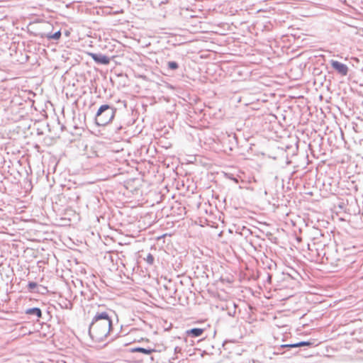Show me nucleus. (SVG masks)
<instances>
[{
  "instance_id": "dca6fc26",
  "label": "nucleus",
  "mask_w": 363,
  "mask_h": 363,
  "mask_svg": "<svg viewBox=\"0 0 363 363\" xmlns=\"http://www.w3.org/2000/svg\"><path fill=\"white\" fill-rule=\"evenodd\" d=\"M122 128V126H119L116 129V132H118Z\"/></svg>"
},
{
  "instance_id": "20e7f679",
  "label": "nucleus",
  "mask_w": 363,
  "mask_h": 363,
  "mask_svg": "<svg viewBox=\"0 0 363 363\" xmlns=\"http://www.w3.org/2000/svg\"><path fill=\"white\" fill-rule=\"evenodd\" d=\"M332 67L335 69L340 74L346 76L348 73V67L339 61L332 60L330 61Z\"/></svg>"
},
{
  "instance_id": "6e6552de",
  "label": "nucleus",
  "mask_w": 363,
  "mask_h": 363,
  "mask_svg": "<svg viewBox=\"0 0 363 363\" xmlns=\"http://www.w3.org/2000/svg\"><path fill=\"white\" fill-rule=\"evenodd\" d=\"M131 352H141V353H143L145 354H152L153 352H155V349H151V348H144V347H134L131 350Z\"/></svg>"
},
{
  "instance_id": "39448f33",
  "label": "nucleus",
  "mask_w": 363,
  "mask_h": 363,
  "mask_svg": "<svg viewBox=\"0 0 363 363\" xmlns=\"http://www.w3.org/2000/svg\"><path fill=\"white\" fill-rule=\"evenodd\" d=\"M92 60L97 64L106 65L110 63V58L101 53H89Z\"/></svg>"
},
{
  "instance_id": "a211bd4d",
  "label": "nucleus",
  "mask_w": 363,
  "mask_h": 363,
  "mask_svg": "<svg viewBox=\"0 0 363 363\" xmlns=\"http://www.w3.org/2000/svg\"><path fill=\"white\" fill-rule=\"evenodd\" d=\"M296 353H297V352H292V353H291V354L292 355V354H296Z\"/></svg>"
},
{
  "instance_id": "423d86ee",
  "label": "nucleus",
  "mask_w": 363,
  "mask_h": 363,
  "mask_svg": "<svg viewBox=\"0 0 363 363\" xmlns=\"http://www.w3.org/2000/svg\"><path fill=\"white\" fill-rule=\"evenodd\" d=\"M204 332V329L199 328H194L190 330H187L186 331V333L188 336L192 337H198L203 335Z\"/></svg>"
},
{
  "instance_id": "7ed1b4c3",
  "label": "nucleus",
  "mask_w": 363,
  "mask_h": 363,
  "mask_svg": "<svg viewBox=\"0 0 363 363\" xmlns=\"http://www.w3.org/2000/svg\"><path fill=\"white\" fill-rule=\"evenodd\" d=\"M313 345V342H312L311 341H301V342H298L296 343L284 344V345H281L279 347H278L277 348H276L277 351L275 352V353L276 354H284L285 352H283L282 350L285 349V348H286L289 350L291 349L298 348L300 347H304V346L310 347Z\"/></svg>"
},
{
  "instance_id": "f03ea898",
  "label": "nucleus",
  "mask_w": 363,
  "mask_h": 363,
  "mask_svg": "<svg viewBox=\"0 0 363 363\" xmlns=\"http://www.w3.org/2000/svg\"><path fill=\"white\" fill-rule=\"evenodd\" d=\"M116 108L109 104L101 105L95 115V123L98 126H104L113 119Z\"/></svg>"
},
{
  "instance_id": "9b49d317",
  "label": "nucleus",
  "mask_w": 363,
  "mask_h": 363,
  "mask_svg": "<svg viewBox=\"0 0 363 363\" xmlns=\"http://www.w3.org/2000/svg\"><path fill=\"white\" fill-rule=\"evenodd\" d=\"M168 68L172 70H176L179 67V65L177 62L169 61L167 63Z\"/></svg>"
},
{
  "instance_id": "f257e3e1",
  "label": "nucleus",
  "mask_w": 363,
  "mask_h": 363,
  "mask_svg": "<svg viewBox=\"0 0 363 363\" xmlns=\"http://www.w3.org/2000/svg\"><path fill=\"white\" fill-rule=\"evenodd\" d=\"M89 335L96 342H102L108 336L113 340L118 335L114 333L112 320L106 311L97 312L89 327Z\"/></svg>"
},
{
  "instance_id": "4468645a",
  "label": "nucleus",
  "mask_w": 363,
  "mask_h": 363,
  "mask_svg": "<svg viewBox=\"0 0 363 363\" xmlns=\"http://www.w3.org/2000/svg\"><path fill=\"white\" fill-rule=\"evenodd\" d=\"M164 288H165V289H166V290H167V291H168V295H169V294H170V295H171V296H172L173 295H174V294H176V292H177V289H172V292H171V291L169 292V291H170V289H169V285H165V286H164Z\"/></svg>"
},
{
  "instance_id": "f8f14e48",
  "label": "nucleus",
  "mask_w": 363,
  "mask_h": 363,
  "mask_svg": "<svg viewBox=\"0 0 363 363\" xmlns=\"http://www.w3.org/2000/svg\"><path fill=\"white\" fill-rule=\"evenodd\" d=\"M37 286H38V284L34 281H29L28 284V289L30 291H33Z\"/></svg>"
},
{
  "instance_id": "1a4fd4ad",
  "label": "nucleus",
  "mask_w": 363,
  "mask_h": 363,
  "mask_svg": "<svg viewBox=\"0 0 363 363\" xmlns=\"http://www.w3.org/2000/svg\"><path fill=\"white\" fill-rule=\"evenodd\" d=\"M237 305L235 303H230L227 306L228 315L230 317H234L236 313Z\"/></svg>"
},
{
  "instance_id": "0eeeda50",
  "label": "nucleus",
  "mask_w": 363,
  "mask_h": 363,
  "mask_svg": "<svg viewBox=\"0 0 363 363\" xmlns=\"http://www.w3.org/2000/svg\"><path fill=\"white\" fill-rule=\"evenodd\" d=\"M25 313L29 315H34L38 318H40L42 317V311L40 308L38 307L27 308L25 311Z\"/></svg>"
},
{
  "instance_id": "2eb2a0df",
  "label": "nucleus",
  "mask_w": 363,
  "mask_h": 363,
  "mask_svg": "<svg viewBox=\"0 0 363 363\" xmlns=\"http://www.w3.org/2000/svg\"><path fill=\"white\" fill-rule=\"evenodd\" d=\"M272 276L270 274H267V281L271 283Z\"/></svg>"
},
{
  "instance_id": "f3484780",
  "label": "nucleus",
  "mask_w": 363,
  "mask_h": 363,
  "mask_svg": "<svg viewBox=\"0 0 363 363\" xmlns=\"http://www.w3.org/2000/svg\"><path fill=\"white\" fill-rule=\"evenodd\" d=\"M69 33L68 31H66V32H65V35H66L67 36H68V35H69Z\"/></svg>"
},
{
  "instance_id": "ddd939ff",
  "label": "nucleus",
  "mask_w": 363,
  "mask_h": 363,
  "mask_svg": "<svg viewBox=\"0 0 363 363\" xmlns=\"http://www.w3.org/2000/svg\"><path fill=\"white\" fill-rule=\"evenodd\" d=\"M145 259L147 262V263H148L149 264L152 265L154 263L155 258H154L152 255L149 253L147 255V257Z\"/></svg>"
},
{
  "instance_id": "9d476101",
  "label": "nucleus",
  "mask_w": 363,
  "mask_h": 363,
  "mask_svg": "<svg viewBox=\"0 0 363 363\" xmlns=\"http://www.w3.org/2000/svg\"><path fill=\"white\" fill-rule=\"evenodd\" d=\"M61 31L60 30L56 31L55 33H48L46 34V38L48 39V40H57L60 38L61 37Z\"/></svg>"
}]
</instances>
